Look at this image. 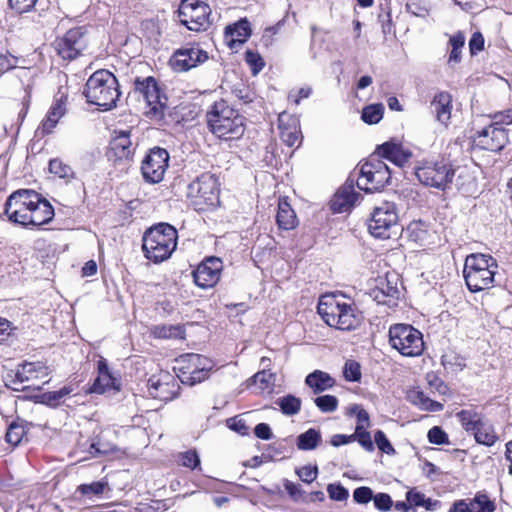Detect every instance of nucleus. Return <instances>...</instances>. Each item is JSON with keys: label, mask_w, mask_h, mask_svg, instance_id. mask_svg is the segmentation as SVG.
Listing matches in <instances>:
<instances>
[{"label": "nucleus", "mask_w": 512, "mask_h": 512, "mask_svg": "<svg viewBox=\"0 0 512 512\" xmlns=\"http://www.w3.org/2000/svg\"><path fill=\"white\" fill-rule=\"evenodd\" d=\"M279 405L284 414L294 415L300 410L301 401L292 395H288L279 399Z\"/></svg>", "instance_id": "c03bdc74"}, {"label": "nucleus", "mask_w": 512, "mask_h": 512, "mask_svg": "<svg viewBox=\"0 0 512 512\" xmlns=\"http://www.w3.org/2000/svg\"><path fill=\"white\" fill-rule=\"evenodd\" d=\"M177 366L175 369L178 371V377L179 376H188L193 373L198 367H200L203 363H206V365H210V359L202 356L200 354H185L180 356L176 360Z\"/></svg>", "instance_id": "bb28decb"}, {"label": "nucleus", "mask_w": 512, "mask_h": 512, "mask_svg": "<svg viewBox=\"0 0 512 512\" xmlns=\"http://www.w3.org/2000/svg\"><path fill=\"white\" fill-rule=\"evenodd\" d=\"M134 92L142 98L147 110L145 114L154 119H161L166 106V97L160 93V89L153 77L143 80L136 79Z\"/></svg>", "instance_id": "9b49d317"}, {"label": "nucleus", "mask_w": 512, "mask_h": 512, "mask_svg": "<svg viewBox=\"0 0 512 512\" xmlns=\"http://www.w3.org/2000/svg\"><path fill=\"white\" fill-rule=\"evenodd\" d=\"M305 382L315 394L332 388L335 384L334 379L328 373L320 370L310 373Z\"/></svg>", "instance_id": "c85d7f7f"}, {"label": "nucleus", "mask_w": 512, "mask_h": 512, "mask_svg": "<svg viewBox=\"0 0 512 512\" xmlns=\"http://www.w3.org/2000/svg\"><path fill=\"white\" fill-rule=\"evenodd\" d=\"M354 183V179L348 178L337 190L330 203L334 213L347 212L355 205L360 195L355 191Z\"/></svg>", "instance_id": "aec40b11"}, {"label": "nucleus", "mask_w": 512, "mask_h": 512, "mask_svg": "<svg viewBox=\"0 0 512 512\" xmlns=\"http://www.w3.org/2000/svg\"><path fill=\"white\" fill-rule=\"evenodd\" d=\"M255 435L263 440H270L272 438L271 428L266 423H259L254 429Z\"/></svg>", "instance_id": "774afa93"}, {"label": "nucleus", "mask_w": 512, "mask_h": 512, "mask_svg": "<svg viewBox=\"0 0 512 512\" xmlns=\"http://www.w3.org/2000/svg\"><path fill=\"white\" fill-rule=\"evenodd\" d=\"M206 118L209 130L219 139L238 140L245 133V117L224 100L215 102Z\"/></svg>", "instance_id": "f257e3e1"}, {"label": "nucleus", "mask_w": 512, "mask_h": 512, "mask_svg": "<svg viewBox=\"0 0 512 512\" xmlns=\"http://www.w3.org/2000/svg\"><path fill=\"white\" fill-rule=\"evenodd\" d=\"M208 58V53L199 45H191L175 51L170 65L176 72H185L206 62Z\"/></svg>", "instance_id": "dca6fc26"}, {"label": "nucleus", "mask_w": 512, "mask_h": 512, "mask_svg": "<svg viewBox=\"0 0 512 512\" xmlns=\"http://www.w3.org/2000/svg\"><path fill=\"white\" fill-rule=\"evenodd\" d=\"M169 154L159 147L152 148L142 161L141 171L143 178L149 183H159L163 180L168 168Z\"/></svg>", "instance_id": "2eb2a0df"}, {"label": "nucleus", "mask_w": 512, "mask_h": 512, "mask_svg": "<svg viewBox=\"0 0 512 512\" xmlns=\"http://www.w3.org/2000/svg\"><path fill=\"white\" fill-rule=\"evenodd\" d=\"M321 441V434L316 429L310 428L297 437V447L308 451L315 449Z\"/></svg>", "instance_id": "f704fd0d"}, {"label": "nucleus", "mask_w": 512, "mask_h": 512, "mask_svg": "<svg viewBox=\"0 0 512 512\" xmlns=\"http://www.w3.org/2000/svg\"><path fill=\"white\" fill-rule=\"evenodd\" d=\"M391 179V171L387 164L372 155L361 165L357 186L365 192H375L384 188Z\"/></svg>", "instance_id": "6e6552de"}, {"label": "nucleus", "mask_w": 512, "mask_h": 512, "mask_svg": "<svg viewBox=\"0 0 512 512\" xmlns=\"http://www.w3.org/2000/svg\"><path fill=\"white\" fill-rule=\"evenodd\" d=\"M374 506L381 512L389 511L393 506L391 497L386 493H377L373 496Z\"/></svg>", "instance_id": "5fc2aeb1"}, {"label": "nucleus", "mask_w": 512, "mask_h": 512, "mask_svg": "<svg viewBox=\"0 0 512 512\" xmlns=\"http://www.w3.org/2000/svg\"><path fill=\"white\" fill-rule=\"evenodd\" d=\"M383 114V104H370L363 108L361 118L367 124H376L383 118Z\"/></svg>", "instance_id": "4c0bfd02"}, {"label": "nucleus", "mask_w": 512, "mask_h": 512, "mask_svg": "<svg viewBox=\"0 0 512 512\" xmlns=\"http://www.w3.org/2000/svg\"><path fill=\"white\" fill-rule=\"evenodd\" d=\"M473 143L482 150L499 152L508 143V133L504 127L491 123L474 136Z\"/></svg>", "instance_id": "f3484780"}, {"label": "nucleus", "mask_w": 512, "mask_h": 512, "mask_svg": "<svg viewBox=\"0 0 512 512\" xmlns=\"http://www.w3.org/2000/svg\"><path fill=\"white\" fill-rule=\"evenodd\" d=\"M373 491L370 487L361 486L353 491V499L358 504H367L373 500Z\"/></svg>", "instance_id": "603ef678"}, {"label": "nucleus", "mask_w": 512, "mask_h": 512, "mask_svg": "<svg viewBox=\"0 0 512 512\" xmlns=\"http://www.w3.org/2000/svg\"><path fill=\"white\" fill-rule=\"evenodd\" d=\"M428 440L432 444L442 445L448 443V435L438 426H434L428 431Z\"/></svg>", "instance_id": "4d7b16f0"}, {"label": "nucleus", "mask_w": 512, "mask_h": 512, "mask_svg": "<svg viewBox=\"0 0 512 512\" xmlns=\"http://www.w3.org/2000/svg\"><path fill=\"white\" fill-rule=\"evenodd\" d=\"M276 221L280 229L290 230L296 226V214L286 200H280Z\"/></svg>", "instance_id": "c756f323"}, {"label": "nucleus", "mask_w": 512, "mask_h": 512, "mask_svg": "<svg viewBox=\"0 0 512 512\" xmlns=\"http://www.w3.org/2000/svg\"><path fill=\"white\" fill-rule=\"evenodd\" d=\"M167 384H163L154 376L148 380L149 395L155 399L166 401L169 397L166 395Z\"/></svg>", "instance_id": "79ce46f5"}, {"label": "nucleus", "mask_w": 512, "mask_h": 512, "mask_svg": "<svg viewBox=\"0 0 512 512\" xmlns=\"http://www.w3.org/2000/svg\"><path fill=\"white\" fill-rule=\"evenodd\" d=\"M212 368H213V362H212V360H210V365H206V363H203L200 367H198V369L193 371V373H191V375L179 376V379L183 384H187L189 386H194V385L201 383L204 380L208 379Z\"/></svg>", "instance_id": "c9c22d12"}, {"label": "nucleus", "mask_w": 512, "mask_h": 512, "mask_svg": "<svg viewBox=\"0 0 512 512\" xmlns=\"http://www.w3.org/2000/svg\"><path fill=\"white\" fill-rule=\"evenodd\" d=\"M389 343L402 356L417 357L424 351L422 333L409 324H394L389 328Z\"/></svg>", "instance_id": "0eeeda50"}, {"label": "nucleus", "mask_w": 512, "mask_h": 512, "mask_svg": "<svg viewBox=\"0 0 512 512\" xmlns=\"http://www.w3.org/2000/svg\"><path fill=\"white\" fill-rule=\"evenodd\" d=\"M370 295L378 304H384L389 306L393 304L384 293V287H376L371 291Z\"/></svg>", "instance_id": "338daca9"}, {"label": "nucleus", "mask_w": 512, "mask_h": 512, "mask_svg": "<svg viewBox=\"0 0 512 512\" xmlns=\"http://www.w3.org/2000/svg\"><path fill=\"white\" fill-rule=\"evenodd\" d=\"M315 405L323 413H330L337 409L338 399L333 395H323L314 399Z\"/></svg>", "instance_id": "37998d69"}, {"label": "nucleus", "mask_w": 512, "mask_h": 512, "mask_svg": "<svg viewBox=\"0 0 512 512\" xmlns=\"http://www.w3.org/2000/svg\"><path fill=\"white\" fill-rule=\"evenodd\" d=\"M398 214L394 203L384 202L375 207L368 224L370 233L376 238L388 239L397 227Z\"/></svg>", "instance_id": "ddd939ff"}, {"label": "nucleus", "mask_w": 512, "mask_h": 512, "mask_svg": "<svg viewBox=\"0 0 512 512\" xmlns=\"http://www.w3.org/2000/svg\"><path fill=\"white\" fill-rule=\"evenodd\" d=\"M49 171L59 178L71 179L74 177L72 168L60 159H52L49 162Z\"/></svg>", "instance_id": "ea45409f"}, {"label": "nucleus", "mask_w": 512, "mask_h": 512, "mask_svg": "<svg viewBox=\"0 0 512 512\" xmlns=\"http://www.w3.org/2000/svg\"><path fill=\"white\" fill-rule=\"evenodd\" d=\"M466 432H473L483 420L480 413L474 408L463 409L455 415Z\"/></svg>", "instance_id": "2f4dec72"}, {"label": "nucleus", "mask_w": 512, "mask_h": 512, "mask_svg": "<svg viewBox=\"0 0 512 512\" xmlns=\"http://www.w3.org/2000/svg\"><path fill=\"white\" fill-rule=\"evenodd\" d=\"M177 231L167 223L149 228L143 236V251L149 260L160 263L168 259L177 246Z\"/></svg>", "instance_id": "39448f33"}, {"label": "nucleus", "mask_w": 512, "mask_h": 512, "mask_svg": "<svg viewBox=\"0 0 512 512\" xmlns=\"http://www.w3.org/2000/svg\"><path fill=\"white\" fill-rule=\"evenodd\" d=\"M492 124L501 126L512 124V109L494 115Z\"/></svg>", "instance_id": "69168bd1"}, {"label": "nucleus", "mask_w": 512, "mask_h": 512, "mask_svg": "<svg viewBox=\"0 0 512 512\" xmlns=\"http://www.w3.org/2000/svg\"><path fill=\"white\" fill-rule=\"evenodd\" d=\"M278 127L281 140L289 147L300 142L299 119L287 112H282L278 117Z\"/></svg>", "instance_id": "412c9836"}, {"label": "nucleus", "mask_w": 512, "mask_h": 512, "mask_svg": "<svg viewBox=\"0 0 512 512\" xmlns=\"http://www.w3.org/2000/svg\"><path fill=\"white\" fill-rule=\"evenodd\" d=\"M250 35L251 28L247 19H241L225 28V41L231 49L238 48L247 41Z\"/></svg>", "instance_id": "b1692460"}, {"label": "nucleus", "mask_w": 512, "mask_h": 512, "mask_svg": "<svg viewBox=\"0 0 512 512\" xmlns=\"http://www.w3.org/2000/svg\"><path fill=\"white\" fill-rule=\"evenodd\" d=\"M179 463L193 470L199 467L200 457L195 450H188L179 454Z\"/></svg>", "instance_id": "8fccbe9b"}, {"label": "nucleus", "mask_w": 512, "mask_h": 512, "mask_svg": "<svg viewBox=\"0 0 512 512\" xmlns=\"http://www.w3.org/2000/svg\"><path fill=\"white\" fill-rule=\"evenodd\" d=\"M54 216V209L52 205L39 195V201L35 203L32 212L28 215L23 226H40L48 223Z\"/></svg>", "instance_id": "a878e982"}, {"label": "nucleus", "mask_w": 512, "mask_h": 512, "mask_svg": "<svg viewBox=\"0 0 512 512\" xmlns=\"http://www.w3.org/2000/svg\"><path fill=\"white\" fill-rule=\"evenodd\" d=\"M353 410L356 411V417H357V424H356V431H364L367 430L370 426V419L369 414L366 410L362 408L355 407Z\"/></svg>", "instance_id": "052dcab7"}, {"label": "nucleus", "mask_w": 512, "mask_h": 512, "mask_svg": "<svg viewBox=\"0 0 512 512\" xmlns=\"http://www.w3.org/2000/svg\"><path fill=\"white\" fill-rule=\"evenodd\" d=\"M431 109L438 122L447 125L452 113V96L448 92L437 93L431 101Z\"/></svg>", "instance_id": "393cba45"}, {"label": "nucleus", "mask_w": 512, "mask_h": 512, "mask_svg": "<svg viewBox=\"0 0 512 512\" xmlns=\"http://www.w3.org/2000/svg\"><path fill=\"white\" fill-rule=\"evenodd\" d=\"M472 433L474 435L475 441L478 444H482L488 447L494 445L498 440V436L493 425L484 419L479 423V425Z\"/></svg>", "instance_id": "7c9ffc66"}, {"label": "nucleus", "mask_w": 512, "mask_h": 512, "mask_svg": "<svg viewBox=\"0 0 512 512\" xmlns=\"http://www.w3.org/2000/svg\"><path fill=\"white\" fill-rule=\"evenodd\" d=\"M73 392V388L65 386L58 391H51L43 394V400L50 406L59 405L63 399Z\"/></svg>", "instance_id": "a19ab883"}, {"label": "nucleus", "mask_w": 512, "mask_h": 512, "mask_svg": "<svg viewBox=\"0 0 512 512\" xmlns=\"http://www.w3.org/2000/svg\"><path fill=\"white\" fill-rule=\"evenodd\" d=\"M343 373L347 381L357 382L361 379L360 365L354 360H348L345 363Z\"/></svg>", "instance_id": "3c124183"}, {"label": "nucleus", "mask_w": 512, "mask_h": 512, "mask_svg": "<svg viewBox=\"0 0 512 512\" xmlns=\"http://www.w3.org/2000/svg\"><path fill=\"white\" fill-rule=\"evenodd\" d=\"M498 264L489 254L474 253L465 259L463 274L468 289L475 293L494 287Z\"/></svg>", "instance_id": "7ed1b4c3"}, {"label": "nucleus", "mask_w": 512, "mask_h": 512, "mask_svg": "<svg viewBox=\"0 0 512 512\" xmlns=\"http://www.w3.org/2000/svg\"><path fill=\"white\" fill-rule=\"evenodd\" d=\"M25 435V430L22 425L12 423L9 425L6 432V441L13 446L18 445Z\"/></svg>", "instance_id": "09e8293b"}, {"label": "nucleus", "mask_w": 512, "mask_h": 512, "mask_svg": "<svg viewBox=\"0 0 512 512\" xmlns=\"http://www.w3.org/2000/svg\"><path fill=\"white\" fill-rule=\"evenodd\" d=\"M39 195L36 191L30 189H20L13 192L5 203V214L9 220L24 225L35 203L39 201Z\"/></svg>", "instance_id": "9d476101"}, {"label": "nucleus", "mask_w": 512, "mask_h": 512, "mask_svg": "<svg viewBox=\"0 0 512 512\" xmlns=\"http://www.w3.org/2000/svg\"><path fill=\"white\" fill-rule=\"evenodd\" d=\"M222 261L217 257H209L198 265L193 272L194 282L201 288H211L220 279Z\"/></svg>", "instance_id": "a211bd4d"}, {"label": "nucleus", "mask_w": 512, "mask_h": 512, "mask_svg": "<svg viewBox=\"0 0 512 512\" xmlns=\"http://www.w3.org/2000/svg\"><path fill=\"white\" fill-rule=\"evenodd\" d=\"M409 400L423 410L438 412L443 409V405L437 401L428 398L422 391L412 390L408 394Z\"/></svg>", "instance_id": "72a5a7b5"}, {"label": "nucleus", "mask_w": 512, "mask_h": 512, "mask_svg": "<svg viewBox=\"0 0 512 512\" xmlns=\"http://www.w3.org/2000/svg\"><path fill=\"white\" fill-rule=\"evenodd\" d=\"M456 172H462V169L454 170L443 163H425L416 169L415 175L422 184L445 190L453 183ZM460 177L461 173L458 175V178Z\"/></svg>", "instance_id": "f8f14e48"}, {"label": "nucleus", "mask_w": 512, "mask_h": 512, "mask_svg": "<svg viewBox=\"0 0 512 512\" xmlns=\"http://www.w3.org/2000/svg\"><path fill=\"white\" fill-rule=\"evenodd\" d=\"M65 113L66 105L63 96H61L59 99L54 101L47 113L46 118L42 122L41 129L43 133H51L59 120L65 115Z\"/></svg>", "instance_id": "cd10ccee"}, {"label": "nucleus", "mask_w": 512, "mask_h": 512, "mask_svg": "<svg viewBox=\"0 0 512 512\" xmlns=\"http://www.w3.org/2000/svg\"><path fill=\"white\" fill-rule=\"evenodd\" d=\"M351 436H354V440L357 439L359 444L367 451L374 449L373 442L371 440L370 433L367 430L356 431Z\"/></svg>", "instance_id": "680f3d73"}, {"label": "nucleus", "mask_w": 512, "mask_h": 512, "mask_svg": "<svg viewBox=\"0 0 512 512\" xmlns=\"http://www.w3.org/2000/svg\"><path fill=\"white\" fill-rule=\"evenodd\" d=\"M296 473L303 482L310 484L316 479V477L318 475V468H317V466H310V465L303 466V467L299 468L296 471Z\"/></svg>", "instance_id": "13d9d810"}, {"label": "nucleus", "mask_w": 512, "mask_h": 512, "mask_svg": "<svg viewBox=\"0 0 512 512\" xmlns=\"http://www.w3.org/2000/svg\"><path fill=\"white\" fill-rule=\"evenodd\" d=\"M218 179L210 173H203L188 185L187 196L196 211L204 212L215 208L219 202Z\"/></svg>", "instance_id": "423d86ee"}, {"label": "nucleus", "mask_w": 512, "mask_h": 512, "mask_svg": "<svg viewBox=\"0 0 512 512\" xmlns=\"http://www.w3.org/2000/svg\"><path fill=\"white\" fill-rule=\"evenodd\" d=\"M252 382L262 393H271L274 388L275 375L267 370H262L252 377Z\"/></svg>", "instance_id": "e433bc0d"}, {"label": "nucleus", "mask_w": 512, "mask_h": 512, "mask_svg": "<svg viewBox=\"0 0 512 512\" xmlns=\"http://www.w3.org/2000/svg\"><path fill=\"white\" fill-rule=\"evenodd\" d=\"M407 232L409 233V238L420 245H423L427 239V231L421 222L411 223L408 226Z\"/></svg>", "instance_id": "de8ad7c7"}, {"label": "nucleus", "mask_w": 512, "mask_h": 512, "mask_svg": "<svg viewBox=\"0 0 512 512\" xmlns=\"http://www.w3.org/2000/svg\"><path fill=\"white\" fill-rule=\"evenodd\" d=\"M471 506L473 512H493L495 510L494 503L484 494L477 495L471 501Z\"/></svg>", "instance_id": "49530a36"}, {"label": "nucleus", "mask_w": 512, "mask_h": 512, "mask_svg": "<svg viewBox=\"0 0 512 512\" xmlns=\"http://www.w3.org/2000/svg\"><path fill=\"white\" fill-rule=\"evenodd\" d=\"M109 389L119 390L117 379L111 374L107 362L101 358L98 361V376L89 388V393L103 394Z\"/></svg>", "instance_id": "4be33fe9"}, {"label": "nucleus", "mask_w": 512, "mask_h": 512, "mask_svg": "<svg viewBox=\"0 0 512 512\" xmlns=\"http://www.w3.org/2000/svg\"><path fill=\"white\" fill-rule=\"evenodd\" d=\"M37 0H9V6L17 13L28 12L34 7Z\"/></svg>", "instance_id": "e2e57ef3"}, {"label": "nucleus", "mask_w": 512, "mask_h": 512, "mask_svg": "<svg viewBox=\"0 0 512 512\" xmlns=\"http://www.w3.org/2000/svg\"><path fill=\"white\" fill-rule=\"evenodd\" d=\"M317 311L327 325L339 330H353L361 323V316L355 307L335 295L322 296Z\"/></svg>", "instance_id": "f03ea898"}, {"label": "nucleus", "mask_w": 512, "mask_h": 512, "mask_svg": "<svg viewBox=\"0 0 512 512\" xmlns=\"http://www.w3.org/2000/svg\"><path fill=\"white\" fill-rule=\"evenodd\" d=\"M484 48V38L480 32L473 33L470 41H469V49L472 55L477 54L482 51Z\"/></svg>", "instance_id": "0e129e2a"}, {"label": "nucleus", "mask_w": 512, "mask_h": 512, "mask_svg": "<svg viewBox=\"0 0 512 512\" xmlns=\"http://www.w3.org/2000/svg\"><path fill=\"white\" fill-rule=\"evenodd\" d=\"M110 149L114 154L122 159L128 158L131 154V141L129 132H120L110 143Z\"/></svg>", "instance_id": "473e14b6"}, {"label": "nucleus", "mask_w": 512, "mask_h": 512, "mask_svg": "<svg viewBox=\"0 0 512 512\" xmlns=\"http://www.w3.org/2000/svg\"><path fill=\"white\" fill-rule=\"evenodd\" d=\"M153 334L158 338H184V330L178 325H157L153 328Z\"/></svg>", "instance_id": "58836bf2"}, {"label": "nucleus", "mask_w": 512, "mask_h": 512, "mask_svg": "<svg viewBox=\"0 0 512 512\" xmlns=\"http://www.w3.org/2000/svg\"><path fill=\"white\" fill-rule=\"evenodd\" d=\"M87 46L88 36L84 27L72 28L55 41V49L64 60L76 59L82 55Z\"/></svg>", "instance_id": "4468645a"}, {"label": "nucleus", "mask_w": 512, "mask_h": 512, "mask_svg": "<svg viewBox=\"0 0 512 512\" xmlns=\"http://www.w3.org/2000/svg\"><path fill=\"white\" fill-rule=\"evenodd\" d=\"M178 16L181 24L191 31L207 30L212 22L211 8L203 0H182Z\"/></svg>", "instance_id": "1a4fd4ad"}, {"label": "nucleus", "mask_w": 512, "mask_h": 512, "mask_svg": "<svg viewBox=\"0 0 512 512\" xmlns=\"http://www.w3.org/2000/svg\"><path fill=\"white\" fill-rule=\"evenodd\" d=\"M245 60L247 64L251 67L253 74L259 73L264 67V61L258 53L253 51H247L245 53Z\"/></svg>", "instance_id": "864d4df0"}, {"label": "nucleus", "mask_w": 512, "mask_h": 512, "mask_svg": "<svg viewBox=\"0 0 512 512\" xmlns=\"http://www.w3.org/2000/svg\"><path fill=\"white\" fill-rule=\"evenodd\" d=\"M327 492L332 500L344 501L348 498V490L341 484H329Z\"/></svg>", "instance_id": "6e6d98bb"}, {"label": "nucleus", "mask_w": 512, "mask_h": 512, "mask_svg": "<svg viewBox=\"0 0 512 512\" xmlns=\"http://www.w3.org/2000/svg\"><path fill=\"white\" fill-rule=\"evenodd\" d=\"M83 94L90 104L109 110L120 96L118 81L110 71L97 70L88 78Z\"/></svg>", "instance_id": "20e7f679"}, {"label": "nucleus", "mask_w": 512, "mask_h": 512, "mask_svg": "<svg viewBox=\"0 0 512 512\" xmlns=\"http://www.w3.org/2000/svg\"><path fill=\"white\" fill-rule=\"evenodd\" d=\"M374 439L378 449L381 450L382 452L386 454L394 452L393 446L391 445L383 431L378 430L374 435Z\"/></svg>", "instance_id": "bf43d9fd"}, {"label": "nucleus", "mask_w": 512, "mask_h": 512, "mask_svg": "<svg viewBox=\"0 0 512 512\" xmlns=\"http://www.w3.org/2000/svg\"><path fill=\"white\" fill-rule=\"evenodd\" d=\"M48 376V368L42 362H25L22 364L16 372L15 383L21 384L27 383L22 389L25 388H40L39 384H35L34 381L43 380Z\"/></svg>", "instance_id": "6ab92c4d"}, {"label": "nucleus", "mask_w": 512, "mask_h": 512, "mask_svg": "<svg viewBox=\"0 0 512 512\" xmlns=\"http://www.w3.org/2000/svg\"><path fill=\"white\" fill-rule=\"evenodd\" d=\"M374 155L379 159L385 158L399 167L405 165L412 156L410 151L405 150L399 144L391 142L378 146Z\"/></svg>", "instance_id": "5701e85b"}, {"label": "nucleus", "mask_w": 512, "mask_h": 512, "mask_svg": "<svg viewBox=\"0 0 512 512\" xmlns=\"http://www.w3.org/2000/svg\"><path fill=\"white\" fill-rule=\"evenodd\" d=\"M108 483L105 481H96L89 484H82L78 487V491L82 495L86 496H99L104 493L105 489L107 488Z\"/></svg>", "instance_id": "a18cd8bd"}]
</instances>
